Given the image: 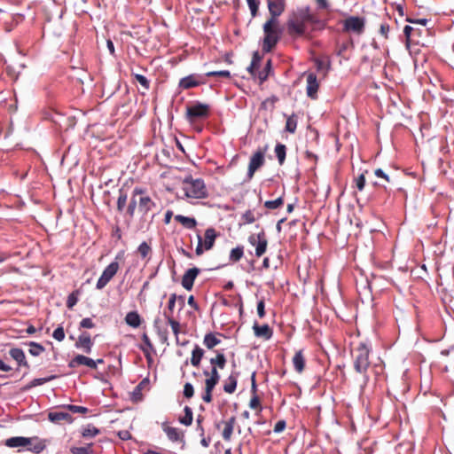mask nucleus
I'll return each instance as SVG.
<instances>
[{
    "label": "nucleus",
    "instance_id": "1",
    "mask_svg": "<svg viewBox=\"0 0 454 454\" xmlns=\"http://www.w3.org/2000/svg\"><path fill=\"white\" fill-rule=\"evenodd\" d=\"M286 26L291 38L310 39L316 28H324L325 23L311 12L309 6H303L289 13Z\"/></svg>",
    "mask_w": 454,
    "mask_h": 454
},
{
    "label": "nucleus",
    "instance_id": "2",
    "mask_svg": "<svg viewBox=\"0 0 454 454\" xmlns=\"http://www.w3.org/2000/svg\"><path fill=\"white\" fill-rule=\"evenodd\" d=\"M155 207V202L145 189L135 187L127 207V214L130 218H132L135 215L136 209H137V212L141 215V218L145 219L149 212H151Z\"/></svg>",
    "mask_w": 454,
    "mask_h": 454
},
{
    "label": "nucleus",
    "instance_id": "3",
    "mask_svg": "<svg viewBox=\"0 0 454 454\" xmlns=\"http://www.w3.org/2000/svg\"><path fill=\"white\" fill-rule=\"evenodd\" d=\"M370 352V347L364 341L355 343L351 349L354 369L357 373L363 375L364 386H365L369 381L367 371L371 364L369 360Z\"/></svg>",
    "mask_w": 454,
    "mask_h": 454
},
{
    "label": "nucleus",
    "instance_id": "4",
    "mask_svg": "<svg viewBox=\"0 0 454 454\" xmlns=\"http://www.w3.org/2000/svg\"><path fill=\"white\" fill-rule=\"evenodd\" d=\"M184 195L192 199H205L207 196L206 184L201 178H193L191 175L182 181Z\"/></svg>",
    "mask_w": 454,
    "mask_h": 454
},
{
    "label": "nucleus",
    "instance_id": "5",
    "mask_svg": "<svg viewBox=\"0 0 454 454\" xmlns=\"http://www.w3.org/2000/svg\"><path fill=\"white\" fill-rule=\"evenodd\" d=\"M264 38L262 41V51L270 52L280 38V31L278 29V20H267L263 24Z\"/></svg>",
    "mask_w": 454,
    "mask_h": 454
},
{
    "label": "nucleus",
    "instance_id": "6",
    "mask_svg": "<svg viewBox=\"0 0 454 454\" xmlns=\"http://www.w3.org/2000/svg\"><path fill=\"white\" fill-rule=\"evenodd\" d=\"M210 108L207 104L197 102L186 108V118L190 122L198 119H205L209 116Z\"/></svg>",
    "mask_w": 454,
    "mask_h": 454
},
{
    "label": "nucleus",
    "instance_id": "7",
    "mask_svg": "<svg viewBox=\"0 0 454 454\" xmlns=\"http://www.w3.org/2000/svg\"><path fill=\"white\" fill-rule=\"evenodd\" d=\"M204 236L205 239L204 241H202V238L198 235V245L195 249L197 255H201L204 250H210L214 247L217 234L214 228H208L205 231Z\"/></svg>",
    "mask_w": 454,
    "mask_h": 454
},
{
    "label": "nucleus",
    "instance_id": "8",
    "mask_svg": "<svg viewBox=\"0 0 454 454\" xmlns=\"http://www.w3.org/2000/svg\"><path fill=\"white\" fill-rule=\"evenodd\" d=\"M365 27V19L358 16H350L343 21V31L353 32L356 35L364 33Z\"/></svg>",
    "mask_w": 454,
    "mask_h": 454
},
{
    "label": "nucleus",
    "instance_id": "9",
    "mask_svg": "<svg viewBox=\"0 0 454 454\" xmlns=\"http://www.w3.org/2000/svg\"><path fill=\"white\" fill-rule=\"evenodd\" d=\"M120 270L119 262L114 261L112 262L102 272L100 278H98L96 287L98 290L103 289L116 275L118 270Z\"/></svg>",
    "mask_w": 454,
    "mask_h": 454
},
{
    "label": "nucleus",
    "instance_id": "10",
    "mask_svg": "<svg viewBox=\"0 0 454 454\" xmlns=\"http://www.w3.org/2000/svg\"><path fill=\"white\" fill-rule=\"evenodd\" d=\"M248 241L252 246L255 247V255L257 257H261L266 252L268 240L263 231L258 234L250 235Z\"/></svg>",
    "mask_w": 454,
    "mask_h": 454
},
{
    "label": "nucleus",
    "instance_id": "11",
    "mask_svg": "<svg viewBox=\"0 0 454 454\" xmlns=\"http://www.w3.org/2000/svg\"><path fill=\"white\" fill-rule=\"evenodd\" d=\"M266 148L262 151L258 150L250 158L247 170V176L249 179L253 178L255 171L260 168L265 162L264 153Z\"/></svg>",
    "mask_w": 454,
    "mask_h": 454
},
{
    "label": "nucleus",
    "instance_id": "12",
    "mask_svg": "<svg viewBox=\"0 0 454 454\" xmlns=\"http://www.w3.org/2000/svg\"><path fill=\"white\" fill-rule=\"evenodd\" d=\"M267 5L270 12V19L273 20H278V18L285 12L286 10V0H266Z\"/></svg>",
    "mask_w": 454,
    "mask_h": 454
},
{
    "label": "nucleus",
    "instance_id": "13",
    "mask_svg": "<svg viewBox=\"0 0 454 454\" xmlns=\"http://www.w3.org/2000/svg\"><path fill=\"white\" fill-rule=\"evenodd\" d=\"M79 365H85L90 369H97V362L95 360L85 356L83 355H76L73 359H71L68 363V366L70 368H75Z\"/></svg>",
    "mask_w": 454,
    "mask_h": 454
},
{
    "label": "nucleus",
    "instance_id": "14",
    "mask_svg": "<svg viewBox=\"0 0 454 454\" xmlns=\"http://www.w3.org/2000/svg\"><path fill=\"white\" fill-rule=\"evenodd\" d=\"M200 273V269L193 267L185 271L182 278V286L184 289L191 291L193 287L194 281Z\"/></svg>",
    "mask_w": 454,
    "mask_h": 454
},
{
    "label": "nucleus",
    "instance_id": "15",
    "mask_svg": "<svg viewBox=\"0 0 454 454\" xmlns=\"http://www.w3.org/2000/svg\"><path fill=\"white\" fill-rule=\"evenodd\" d=\"M200 78H201L200 75L194 74L185 76L180 80L179 87L183 90H189L205 83V81H201Z\"/></svg>",
    "mask_w": 454,
    "mask_h": 454
},
{
    "label": "nucleus",
    "instance_id": "16",
    "mask_svg": "<svg viewBox=\"0 0 454 454\" xmlns=\"http://www.w3.org/2000/svg\"><path fill=\"white\" fill-rule=\"evenodd\" d=\"M319 84L317 79V75L313 73H309L307 75V96L312 99L317 98Z\"/></svg>",
    "mask_w": 454,
    "mask_h": 454
},
{
    "label": "nucleus",
    "instance_id": "17",
    "mask_svg": "<svg viewBox=\"0 0 454 454\" xmlns=\"http://www.w3.org/2000/svg\"><path fill=\"white\" fill-rule=\"evenodd\" d=\"M76 348H82L85 353L90 354L93 347V341L90 333H82L74 344Z\"/></svg>",
    "mask_w": 454,
    "mask_h": 454
},
{
    "label": "nucleus",
    "instance_id": "18",
    "mask_svg": "<svg viewBox=\"0 0 454 454\" xmlns=\"http://www.w3.org/2000/svg\"><path fill=\"white\" fill-rule=\"evenodd\" d=\"M48 419L50 421L53 423H60L61 421H65L67 423H72L73 418L71 414L67 411H51L48 414Z\"/></svg>",
    "mask_w": 454,
    "mask_h": 454
},
{
    "label": "nucleus",
    "instance_id": "19",
    "mask_svg": "<svg viewBox=\"0 0 454 454\" xmlns=\"http://www.w3.org/2000/svg\"><path fill=\"white\" fill-rule=\"evenodd\" d=\"M32 438L23 436L11 437L5 440L4 445L9 448L27 447L31 445Z\"/></svg>",
    "mask_w": 454,
    "mask_h": 454
},
{
    "label": "nucleus",
    "instance_id": "20",
    "mask_svg": "<svg viewBox=\"0 0 454 454\" xmlns=\"http://www.w3.org/2000/svg\"><path fill=\"white\" fill-rule=\"evenodd\" d=\"M9 354L12 359H14L20 367L29 368V364L26 359L24 351L19 348H11Z\"/></svg>",
    "mask_w": 454,
    "mask_h": 454
},
{
    "label": "nucleus",
    "instance_id": "21",
    "mask_svg": "<svg viewBox=\"0 0 454 454\" xmlns=\"http://www.w3.org/2000/svg\"><path fill=\"white\" fill-rule=\"evenodd\" d=\"M253 330L255 336L262 337L265 340H270L273 334L272 329L267 324L260 325L257 323H254Z\"/></svg>",
    "mask_w": 454,
    "mask_h": 454
},
{
    "label": "nucleus",
    "instance_id": "22",
    "mask_svg": "<svg viewBox=\"0 0 454 454\" xmlns=\"http://www.w3.org/2000/svg\"><path fill=\"white\" fill-rule=\"evenodd\" d=\"M164 317H166L167 319V322L168 324L171 326V329H172V332L176 337V342L177 345H184V342H180V340H179V333L181 332V325L178 321H176V319L173 318V317L169 314H168V312H164Z\"/></svg>",
    "mask_w": 454,
    "mask_h": 454
},
{
    "label": "nucleus",
    "instance_id": "23",
    "mask_svg": "<svg viewBox=\"0 0 454 454\" xmlns=\"http://www.w3.org/2000/svg\"><path fill=\"white\" fill-rule=\"evenodd\" d=\"M224 427L222 433V436L224 441H231L234 427L236 425V417L231 416L230 419H228L226 421L223 422Z\"/></svg>",
    "mask_w": 454,
    "mask_h": 454
},
{
    "label": "nucleus",
    "instance_id": "24",
    "mask_svg": "<svg viewBox=\"0 0 454 454\" xmlns=\"http://www.w3.org/2000/svg\"><path fill=\"white\" fill-rule=\"evenodd\" d=\"M238 372H232L225 380L223 384V391L227 394H233L236 391L238 384Z\"/></svg>",
    "mask_w": 454,
    "mask_h": 454
},
{
    "label": "nucleus",
    "instance_id": "25",
    "mask_svg": "<svg viewBox=\"0 0 454 454\" xmlns=\"http://www.w3.org/2000/svg\"><path fill=\"white\" fill-rule=\"evenodd\" d=\"M306 359L302 350L297 351L293 357V364L294 370L298 373H301L305 369Z\"/></svg>",
    "mask_w": 454,
    "mask_h": 454
},
{
    "label": "nucleus",
    "instance_id": "26",
    "mask_svg": "<svg viewBox=\"0 0 454 454\" xmlns=\"http://www.w3.org/2000/svg\"><path fill=\"white\" fill-rule=\"evenodd\" d=\"M209 362L212 368L223 370L226 366L227 360L223 351H216L215 356L212 357Z\"/></svg>",
    "mask_w": 454,
    "mask_h": 454
},
{
    "label": "nucleus",
    "instance_id": "27",
    "mask_svg": "<svg viewBox=\"0 0 454 454\" xmlns=\"http://www.w3.org/2000/svg\"><path fill=\"white\" fill-rule=\"evenodd\" d=\"M220 333H209L204 336L203 344L208 349H213L215 346L221 343V340L218 338Z\"/></svg>",
    "mask_w": 454,
    "mask_h": 454
},
{
    "label": "nucleus",
    "instance_id": "28",
    "mask_svg": "<svg viewBox=\"0 0 454 454\" xmlns=\"http://www.w3.org/2000/svg\"><path fill=\"white\" fill-rule=\"evenodd\" d=\"M125 322L128 325L137 328L140 326L142 319L137 311H130L126 315Z\"/></svg>",
    "mask_w": 454,
    "mask_h": 454
},
{
    "label": "nucleus",
    "instance_id": "29",
    "mask_svg": "<svg viewBox=\"0 0 454 454\" xmlns=\"http://www.w3.org/2000/svg\"><path fill=\"white\" fill-rule=\"evenodd\" d=\"M175 220L189 230L194 229L197 225V221L195 218L184 216L182 215H176L175 216Z\"/></svg>",
    "mask_w": 454,
    "mask_h": 454
},
{
    "label": "nucleus",
    "instance_id": "30",
    "mask_svg": "<svg viewBox=\"0 0 454 454\" xmlns=\"http://www.w3.org/2000/svg\"><path fill=\"white\" fill-rule=\"evenodd\" d=\"M204 350L198 345L195 346L193 350L192 351L191 364L194 367H199L201 362V359L204 356Z\"/></svg>",
    "mask_w": 454,
    "mask_h": 454
},
{
    "label": "nucleus",
    "instance_id": "31",
    "mask_svg": "<svg viewBox=\"0 0 454 454\" xmlns=\"http://www.w3.org/2000/svg\"><path fill=\"white\" fill-rule=\"evenodd\" d=\"M163 430L166 433L168 438L172 442H177L183 439V436L179 430L176 427L163 426Z\"/></svg>",
    "mask_w": 454,
    "mask_h": 454
},
{
    "label": "nucleus",
    "instance_id": "32",
    "mask_svg": "<svg viewBox=\"0 0 454 454\" xmlns=\"http://www.w3.org/2000/svg\"><path fill=\"white\" fill-rule=\"evenodd\" d=\"M262 60V56L258 51H254L252 57V61L250 66L247 67V71L252 76H255L256 70L260 67V63Z\"/></svg>",
    "mask_w": 454,
    "mask_h": 454
},
{
    "label": "nucleus",
    "instance_id": "33",
    "mask_svg": "<svg viewBox=\"0 0 454 454\" xmlns=\"http://www.w3.org/2000/svg\"><path fill=\"white\" fill-rule=\"evenodd\" d=\"M275 153L278 158V164L282 166L286 160V146L280 143L277 144L275 147Z\"/></svg>",
    "mask_w": 454,
    "mask_h": 454
},
{
    "label": "nucleus",
    "instance_id": "34",
    "mask_svg": "<svg viewBox=\"0 0 454 454\" xmlns=\"http://www.w3.org/2000/svg\"><path fill=\"white\" fill-rule=\"evenodd\" d=\"M145 384V380H142L138 385H137L133 391L130 393L131 400L135 403L140 402L143 399L142 389L144 385Z\"/></svg>",
    "mask_w": 454,
    "mask_h": 454
},
{
    "label": "nucleus",
    "instance_id": "35",
    "mask_svg": "<svg viewBox=\"0 0 454 454\" xmlns=\"http://www.w3.org/2000/svg\"><path fill=\"white\" fill-rule=\"evenodd\" d=\"M82 436L83 438H92L100 434V430L92 425H87L82 429Z\"/></svg>",
    "mask_w": 454,
    "mask_h": 454
},
{
    "label": "nucleus",
    "instance_id": "36",
    "mask_svg": "<svg viewBox=\"0 0 454 454\" xmlns=\"http://www.w3.org/2000/svg\"><path fill=\"white\" fill-rule=\"evenodd\" d=\"M184 416L179 418V422L184 426H191L193 420L192 410L189 406H185L184 409Z\"/></svg>",
    "mask_w": 454,
    "mask_h": 454
},
{
    "label": "nucleus",
    "instance_id": "37",
    "mask_svg": "<svg viewBox=\"0 0 454 454\" xmlns=\"http://www.w3.org/2000/svg\"><path fill=\"white\" fill-rule=\"evenodd\" d=\"M27 345L29 346L28 352L33 356H38L43 352L45 351L44 347L43 345H41L40 343H37L35 341H30Z\"/></svg>",
    "mask_w": 454,
    "mask_h": 454
},
{
    "label": "nucleus",
    "instance_id": "38",
    "mask_svg": "<svg viewBox=\"0 0 454 454\" xmlns=\"http://www.w3.org/2000/svg\"><path fill=\"white\" fill-rule=\"evenodd\" d=\"M160 322V320L159 318H156L154 320V327L156 328V331H157V333L160 337V340L162 343H168V332L166 328L164 329H161L160 326H159V323Z\"/></svg>",
    "mask_w": 454,
    "mask_h": 454
},
{
    "label": "nucleus",
    "instance_id": "39",
    "mask_svg": "<svg viewBox=\"0 0 454 454\" xmlns=\"http://www.w3.org/2000/svg\"><path fill=\"white\" fill-rule=\"evenodd\" d=\"M278 101V98L273 95L262 102L261 109L273 111Z\"/></svg>",
    "mask_w": 454,
    "mask_h": 454
},
{
    "label": "nucleus",
    "instance_id": "40",
    "mask_svg": "<svg viewBox=\"0 0 454 454\" xmlns=\"http://www.w3.org/2000/svg\"><path fill=\"white\" fill-rule=\"evenodd\" d=\"M297 128V116L295 114L288 116L286 122V130L289 133H294Z\"/></svg>",
    "mask_w": 454,
    "mask_h": 454
},
{
    "label": "nucleus",
    "instance_id": "41",
    "mask_svg": "<svg viewBox=\"0 0 454 454\" xmlns=\"http://www.w3.org/2000/svg\"><path fill=\"white\" fill-rule=\"evenodd\" d=\"M93 443H89L84 447H72L70 452L72 454H94L92 450Z\"/></svg>",
    "mask_w": 454,
    "mask_h": 454
},
{
    "label": "nucleus",
    "instance_id": "42",
    "mask_svg": "<svg viewBox=\"0 0 454 454\" xmlns=\"http://www.w3.org/2000/svg\"><path fill=\"white\" fill-rule=\"evenodd\" d=\"M270 70H271V60L269 59L267 61L265 67H263V69L258 73V79L260 81V83H262L263 82H265L268 79Z\"/></svg>",
    "mask_w": 454,
    "mask_h": 454
},
{
    "label": "nucleus",
    "instance_id": "43",
    "mask_svg": "<svg viewBox=\"0 0 454 454\" xmlns=\"http://www.w3.org/2000/svg\"><path fill=\"white\" fill-rule=\"evenodd\" d=\"M244 254L243 247H237L231 251L230 260L233 262H239Z\"/></svg>",
    "mask_w": 454,
    "mask_h": 454
},
{
    "label": "nucleus",
    "instance_id": "44",
    "mask_svg": "<svg viewBox=\"0 0 454 454\" xmlns=\"http://www.w3.org/2000/svg\"><path fill=\"white\" fill-rule=\"evenodd\" d=\"M284 205V199L279 197L274 200H267L264 202V207L268 209H276Z\"/></svg>",
    "mask_w": 454,
    "mask_h": 454
},
{
    "label": "nucleus",
    "instance_id": "45",
    "mask_svg": "<svg viewBox=\"0 0 454 454\" xmlns=\"http://www.w3.org/2000/svg\"><path fill=\"white\" fill-rule=\"evenodd\" d=\"M33 441L34 439L32 438L31 445L27 446V450L36 454L42 452L45 448L44 442L43 441H36L35 443H33Z\"/></svg>",
    "mask_w": 454,
    "mask_h": 454
},
{
    "label": "nucleus",
    "instance_id": "46",
    "mask_svg": "<svg viewBox=\"0 0 454 454\" xmlns=\"http://www.w3.org/2000/svg\"><path fill=\"white\" fill-rule=\"evenodd\" d=\"M57 376L56 375H51L50 377H47V378H37V379H34L28 385V388L30 387H37V386H40V385H43L46 382H49L54 379H56Z\"/></svg>",
    "mask_w": 454,
    "mask_h": 454
},
{
    "label": "nucleus",
    "instance_id": "47",
    "mask_svg": "<svg viewBox=\"0 0 454 454\" xmlns=\"http://www.w3.org/2000/svg\"><path fill=\"white\" fill-rule=\"evenodd\" d=\"M247 3V5L250 9L251 16L253 18L256 17L258 14V10L260 6V0H246Z\"/></svg>",
    "mask_w": 454,
    "mask_h": 454
},
{
    "label": "nucleus",
    "instance_id": "48",
    "mask_svg": "<svg viewBox=\"0 0 454 454\" xmlns=\"http://www.w3.org/2000/svg\"><path fill=\"white\" fill-rule=\"evenodd\" d=\"M134 79L140 83V85L145 90H148L150 88V81L142 74H132Z\"/></svg>",
    "mask_w": 454,
    "mask_h": 454
},
{
    "label": "nucleus",
    "instance_id": "49",
    "mask_svg": "<svg viewBox=\"0 0 454 454\" xmlns=\"http://www.w3.org/2000/svg\"><path fill=\"white\" fill-rule=\"evenodd\" d=\"M128 196L123 191H120V194L117 200V210L119 212H122L126 203H127Z\"/></svg>",
    "mask_w": 454,
    "mask_h": 454
},
{
    "label": "nucleus",
    "instance_id": "50",
    "mask_svg": "<svg viewBox=\"0 0 454 454\" xmlns=\"http://www.w3.org/2000/svg\"><path fill=\"white\" fill-rule=\"evenodd\" d=\"M78 294H79V291L75 290L68 295L67 300V307L68 309H72L77 303Z\"/></svg>",
    "mask_w": 454,
    "mask_h": 454
},
{
    "label": "nucleus",
    "instance_id": "51",
    "mask_svg": "<svg viewBox=\"0 0 454 454\" xmlns=\"http://www.w3.org/2000/svg\"><path fill=\"white\" fill-rule=\"evenodd\" d=\"M63 409L67 410L68 411H71L74 413L77 412V413L85 414L88 412V409L86 407L73 405V404H68L67 406H64Z\"/></svg>",
    "mask_w": 454,
    "mask_h": 454
},
{
    "label": "nucleus",
    "instance_id": "52",
    "mask_svg": "<svg viewBox=\"0 0 454 454\" xmlns=\"http://www.w3.org/2000/svg\"><path fill=\"white\" fill-rule=\"evenodd\" d=\"M208 77L217 76V77H223V78H231V73L227 70H221V71H211L207 72L206 74Z\"/></svg>",
    "mask_w": 454,
    "mask_h": 454
},
{
    "label": "nucleus",
    "instance_id": "53",
    "mask_svg": "<svg viewBox=\"0 0 454 454\" xmlns=\"http://www.w3.org/2000/svg\"><path fill=\"white\" fill-rule=\"evenodd\" d=\"M151 251L152 249L146 242H142L138 247V253L143 258H145Z\"/></svg>",
    "mask_w": 454,
    "mask_h": 454
},
{
    "label": "nucleus",
    "instance_id": "54",
    "mask_svg": "<svg viewBox=\"0 0 454 454\" xmlns=\"http://www.w3.org/2000/svg\"><path fill=\"white\" fill-rule=\"evenodd\" d=\"M193 395H194L193 386L189 382L185 383L184 386V396L187 399H190L193 396Z\"/></svg>",
    "mask_w": 454,
    "mask_h": 454
},
{
    "label": "nucleus",
    "instance_id": "55",
    "mask_svg": "<svg viewBox=\"0 0 454 454\" xmlns=\"http://www.w3.org/2000/svg\"><path fill=\"white\" fill-rule=\"evenodd\" d=\"M52 337L58 340L62 341L65 339V332L62 326L57 327L52 333Z\"/></svg>",
    "mask_w": 454,
    "mask_h": 454
},
{
    "label": "nucleus",
    "instance_id": "56",
    "mask_svg": "<svg viewBox=\"0 0 454 454\" xmlns=\"http://www.w3.org/2000/svg\"><path fill=\"white\" fill-rule=\"evenodd\" d=\"M203 374L217 382H219L220 380V374L218 372V370L215 368H212L210 372L204 371Z\"/></svg>",
    "mask_w": 454,
    "mask_h": 454
},
{
    "label": "nucleus",
    "instance_id": "57",
    "mask_svg": "<svg viewBox=\"0 0 454 454\" xmlns=\"http://www.w3.org/2000/svg\"><path fill=\"white\" fill-rule=\"evenodd\" d=\"M242 219L245 223H253L256 220L254 212L251 210L246 211L242 215Z\"/></svg>",
    "mask_w": 454,
    "mask_h": 454
},
{
    "label": "nucleus",
    "instance_id": "58",
    "mask_svg": "<svg viewBox=\"0 0 454 454\" xmlns=\"http://www.w3.org/2000/svg\"><path fill=\"white\" fill-rule=\"evenodd\" d=\"M354 181H355L356 188L359 191H363L365 186V182H366L364 174L359 175L357 177L355 178Z\"/></svg>",
    "mask_w": 454,
    "mask_h": 454
},
{
    "label": "nucleus",
    "instance_id": "59",
    "mask_svg": "<svg viewBox=\"0 0 454 454\" xmlns=\"http://www.w3.org/2000/svg\"><path fill=\"white\" fill-rule=\"evenodd\" d=\"M249 407L253 410H261L260 398L256 395H254L250 399Z\"/></svg>",
    "mask_w": 454,
    "mask_h": 454
},
{
    "label": "nucleus",
    "instance_id": "60",
    "mask_svg": "<svg viewBox=\"0 0 454 454\" xmlns=\"http://www.w3.org/2000/svg\"><path fill=\"white\" fill-rule=\"evenodd\" d=\"M95 327V324L90 317H85L80 322V328L91 329Z\"/></svg>",
    "mask_w": 454,
    "mask_h": 454
},
{
    "label": "nucleus",
    "instance_id": "61",
    "mask_svg": "<svg viewBox=\"0 0 454 454\" xmlns=\"http://www.w3.org/2000/svg\"><path fill=\"white\" fill-rule=\"evenodd\" d=\"M176 302V294H172L170 295L168 302V309L169 311V313H168L169 315H171L172 312L174 311Z\"/></svg>",
    "mask_w": 454,
    "mask_h": 454
},
{
    "label": "nucleus",
    "instance_id": "62",
    "mask_svg": "<svg viewBox=\"0 0 454 454\" xmlns=\"http://www.w3.org/2000/svg\"><path fill=\"white\" fill-rule=\"evenodd\" d=\"M257 314L260 318L264 317L265 316V303L264 300H261L257 303Z\"/></svg>",
    "mask_w": 454,
    "mask_h": 454
},
{
    "label": "nucleus",
    "instance_id": "63",
    "mask_svg": "<svg viewBox=\"0 0 454 454\" xmlns=\"http://www.w3.org/2000/svg\"><path fill=\"white\" fill-rule=\"evenodd\" d=\"M218 384L217 381L207 378L205 380V390L213 391L215 387Z\"/></svg>",
    "mask_w": 454,
    "mask_h": 454
},
{
    "label": "nucleus",
    "instance_id": "64",
    "mask_svg": "<svg viewBox=\"0 0 454 454\" xmlns=\"http://www.w3.org/2000/svg\"><path fill=\"white\" fill-rule=\"evenodd\" d=\"M389 25L387 23H382L380 27V33L384 38L388 37Z\"/></svg>",
    "mask_w": 454,
    "mask_h": 454
}]
</instances>
